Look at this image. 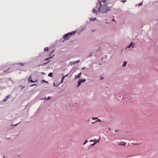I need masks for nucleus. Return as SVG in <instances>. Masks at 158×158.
I'll list each match as a JSON object with an SVG mask.
<instances>
[{
  "label": "nucleus",
  "mask_w": 158,
  "mask_h": 158,
  "mask_svg": "<svg viewBox=\"0 0 158 158\" xmlns=\"http://www.w3.org/2000/svg\"><path fill=\"white\" fill-rule=\"evenodd\" d=\"M106 0H98V2L96 5V9H94L93 10L94 13L101 12L104 13L109 10V7L107 6V2Z\"/></svg>",
  "instance_id": "1"
},
{
  "label": "nucleus",
  "mask_w": 158,
  "mask_h": 158,
  "mask_svg": "<svg viewBox=\"0 0 158 158\" xmlns=\"http://www.w3.org/2000/svg\"><path fill=\"white\" fill-rule=\"evenodd\" d=\"M75 31L69 32L68 34H64V38L65 40H68L69 39V36L72 35L74 34L75 33Z\"/></svg>",
  "instance_id": "2"
},
{
  "label": "nucleus",
  "mask_w": 158,
  "mask_h": 158,
  "mask_svg": "<svg viewBox=\"0 0 158 158\" xmlns=\"http://www.w3.org/2000/svg\"><path fill=\"white\" fill-rule=\"evenodd\" d=\"M85 81V80L84 79L83 80H79L78 81L77 87H78L81 84V83L84 82Z\"/></svg>",
  "instance_id": "3"
},
{
  "label": "nucleus",
  "mask_w": 158,
  "mask_h": 158,
  "mask_svg": "<svg viewBox=\"0 0 158 158\" xmlns=\"http://www.w3.org/2000/svg\"><path fill=\"white\" fill-rule=\"evenodd\" d=\"M32 76H30L29 77V78H28V81H30L31 83L35 82L37 81V80H36L35 81H33L32 80Z\"/></svg>",
  "instance_id": "4"
},
{
  "label": "nucleus",
  "mask_w": 158,
  "mask_h": 158,
  "mask_svg": "<svg viewBox=\"0 0 158 158\" xmlns=\"http://www.w3.org/2000/svg\"><path fill=\"white\" fill-rule=\"evenodd\" d=\"M118 144L121 145H125L126 143L123 141H121L118 143Z\"/></svg>",
  "instance_id": "5"
},
{
  "label": "nucleus",
  "mask_w": 158,
  "mask_h": 158,
  "mask_svg": "<svg viewBox=\"0 0 158 158\" xmlns=\"http://www.w3.org/2000/svg\"><path fill=\"white\" fill-rule=\"evenodd\" d=\"M81 73H78L77 75H75V78H79L81 75Z\"/></svg>",
  "instance_id": "6"
},
{
  "label": "nucleus",
  "mask_w": 158,
  "mask_h": 158,
  "mask_svg": "<svg viewBox=\"0 0 158 158\" xmlns=\"http://www.w3.org/2000/svg\"><path fill=\"white\" fill-rule=\"evenodd\" d=\"M134 45V44L133 43H131L130 45L128 46L127 47L129 48L131 47H133V46Z\"/></svg>",
  "instance_id": "7"
},
{
  "label": "nucleus",
  "mask_w": 158,
  "mask_h": 158,
  "mask_svg": "<svg viewBox=\"0 0 158 158\" xmlns=\"http://www.w3.org/2000/svg\"><path fill=\"white\" fill-rule=\"evenodd\" d=\"M68 74L66 75L65 76H64L61 79V82H62L64 80V77H66V76H67V75H68Z\"/></svg>",
  "instance_id": "8"
},
{
  "label": "nucleus",
  "mask_w": 158,
  "mask_h": 158,
  "mask_svg": "<svg viewBox=\"0 0 158 158\" xmlns=\"http://www.w3.org/2000/svg\"><path fill=\"white\" fill-rule=\"evenodd\" d=\"M127 61H124L123 63V67H125L126 66V65L127 64Z\"/></svg>",
  "instance_id": "9"
},
{
  "label": "nucleus",
  "mask_w": 158,
  "mask_h": 158,
  "mask_svg": "<svg viewBox=\"0 0 158 158\" xmlns=\"http://www.w3.org/2000/svg\"><path fill=\"white\" fill-rule=\"evenodd\" d=\"M48 50H49V48L48 47H46L44 49V51L45 52L48 51Z\"/></svg>",
  "instance_id": "10"
},
{
  "label": "nucleus",
  "mask_w": 158,
  "mask_h": 158,
  "mask_svg": "<svg viewBox=\"0 0 158 158\" xmlns=\"http://www.w3.org/2000/svg\"><path fill=\"white\" fill-rule=\"evenodd\" d=\"M48 76L50 77H52V73H49L48 75Z\"/></svg>",
  "instance_id": "11"
},
{
  "label": "nucleus",
  "mask_w": 158,
  "mask_h": 158,
  "mask_svg": "<svg viewBox=\"0 0 158 158\" xmlns=\"http://www.w3.org/2000/svg\"><path fill=\"white\" fill-rule=\"evenodd\" d=\"M96 19V18H90V19L91 21H94Z\"/></svg>",
  "instance_id": "12"
},
{
  "label": "nucleus",
  "mask_w": 158,
  "mask_h": 158,
  "mask_svg": "<svg viewBox=\"0 0 158 158\" xmlns=\"http://www.w3.org/2000/svg\"><path fill=\"white\" fill-rule=\"evenodd\" d=\"M52 57L53 56H51V57H49V58H46L45 59V60H48L49 59H50V58H52Z\"/></svg>",
  "instance_id": "13"
},
{
  "label": "nucleus",
  "mask_w": 158,
  "mask_h": 158,
  "mask_svg": "<svg viewBox=\"0 0 158 158\" xmlns=\"http://www.w3.org/2000/svg\"><path fill=\"white\" fill-rule=\"evenodd\" d=\"M80 60H77L76 61H75L74 62V63H79V62H80Z\"/></svg>",
  "instance_id": "14"
},
{
  "label": "nucleus",
  "mask_w": 158,
  "mask_h": 158,
  "mask_svg": "<svg viewBox=\"0 0 158 158\" xmlns=\"http://www.w3.org/2000/svg\"><path fill=\"white\" fill-rule=\"evenodd\" d=\"M41 81H43L44 82H45L46 83H48V81H46L45 80H42Z\"/></svg>",
  "instance_id": "15"
},
{
  "label": "nucleus",
  "mask_w": 158,
  "mask_h": 158,
  "mask_svg": "<svg viewBox=\"0 0 158 158\" xmlns=\"http://www.w3.org/2000/svg\"><path fill=\"white\" fill-rule=\"evenodd\" d=\"M8 97H6L4 99L3 101H4L6 102V101L7 100H8Z\"/></svg>",
  "instance_id": "16"
},
{
  "label": "nucleus",
  "mask_w": 158,
  "mask_h": 158,
  "mask_svg": "<svg viewBox=\"0 0 158 158\" xmlns=\"http://www.w3.org/2000/svg\"><path fill=\"white\" fill-rule=\"evenodd\" d=\"M96 139H94L92 140H91L90 141H91V142H96Z\"/></svg>",
  "instance_id": "17"
},
{
  "label": "nucleus",
  "mask_w": 158,
  "mask_h": 158,
  "mask_svg": "<svg viewBox=\"0 0 158 158\" xmlns=\"http://www.w3.org/2000/svg\"><path fill=\"white\" fill-rule=\"evenodd\" d=\"M138 5L139 6H141L142 5V2H141V3H139Z\"/></svg>",
  "instance_id": "18"
},
{
  "label": "nucleus",
  "mask_w": 158,
  "mask_h": 158,
  "mask_svg": "<svg viewBox=\"0 0 158 158\" xmlns=\"http://www.w3.org/2000/svg\"><path fill=\"white\" fill-rule=\"evenodd\" d=\"M54 50H53L52 52H50L49 54V56H50L52 53L54 51Z\"/></svg>",
  "instance_id": "19"
},
{
  "label": "nucleus",
  "mask_w": 158,
  "mask_h": 158,
  "mask_svg": "<svg viewBox=\"0 0 158 158\" xmlns=\"http://www.w3.org/2000/svg\"><path fill=\"white\" fill-rule=\"evenodd\" d=\"M50 98H51V97H50V96L48 97V98H47V100H49Z\"/></svg>",
  "instance_id": "20"
},
{
  "label": "nucleus",
  "mask_w": 158,
  "mask_h": 158,
  "mask_svg": "<svg viewBox=\"0 0 158 158\" xmlns=\"http://www.w3.org/2000/svg\"><path fill=\"white\" fill-rule=\"evenodd\" d=\"M99 139H97V140H96V142H96V143H98V142H99Z\"/></svg>",
  "instance_id": "21"
},
{
  "label": "nucleus",
  "mask_w": 158,
  "mask_h": 158,
  "mask_svg": "<svg viewBox=\"0 0 158 158\" xmlns=\"http://www.w3.org/2000/svg\"><path fill=\"white\" fill-rule=\"evenodd\" d=\"M96 142H95V143H93V144H91V145H92V146H94V145L96 144Z\"/></svg>",
  "instance_id": "22"
},
{
  "label": "nucleus",
  "mask_w": 158,
  "mask_h": 158,
  "mask_svg": "<svg viewBox=\"0 0 158 158\" xmlns=\"http://www.w3.org/2000/svg\"><path fill=\"white\" fill-rule=\"evenodd\" d=\"M34 85H36V84H34L32 85H31L30 86L31 87H32V86H33Z\"/></svg>",
  "instance_id": "23"
},
{
  "label": "nucleus",
  "mask_w": 158,
  "mask_h": 158,
  "mask_svg": "<svg viewBox=\"0 0 158 158\" xmlns=\"http://www.w3.org/2000/svg\"><path fill=\"white\" fill-rule=\"evenodd\" d=\"M20 64L21 65V66H23V65H24V64H23V63H20Z\"/></svg>",
  "instance_id": "24"
},
{
  "label": "nucleus",
  "mask_w": 158,
  "mask_h": 158,
  "mask_svg": "<svg viewBox=\"0 0 158 158\" xmlns=\"http://www.w3.org/2000/svg\"><path fill=\"white\" fill-rule=\"evenodd\" d=\"M92 119L93 120H94V119H98V118H92Z\"/></svg>",
  "instance_id": "25"
},
{
  "label": "nucleus",
  "mask_w": 158,
  "mask_h": 158,
  "mask_svg": "<svg viewBox=\"0 0 158 158\" xmlns=\"http://www.w3.org/2000/svg\"><path fill=\"white\" fill-rule=\"evenodd\" d=\"M87 141H87V140H86V142L84 143V145L85 144V143L87 142Z\"/></svg>",
  "instance_id": "26"
},
{
  "label": "nucleus",
  "mask_w": 158,
  "mask_h": 158,
  "mask_svg": "<svg viewBox=\"0 0 158 158\" xmlns=\"http://www.w3.org/2000/svg\"><path fill=\"white\" fill-rule=\"evenodd\" d=\"M10 96V95H8L6 97H8V98H9Z\"/></svg>",
  "instance_id": "27"
},
{
  "label": "nucleus",
  "mask_w": 158,
  "mask_h": 158,
  "mask_svg": "<svg viewBox=\"0 0 158 158\" xmlns=\"http://www.w3.org/2000/svg\"><path fill=\"white\" fill-rule=\"evenodd\" d=\"M46 99V98L45 97V98H43V99H41L42 100H43V99Z\"/></svg>",
  "instance_id": "28"
},
{
  "label": "nucleus",
  "mask_w": 158,
  "mask_h": 158,
  "mask_svg": "<svg viewBox=\"0 0 158 158\" xmlns=\"http://www.w3.org/2000/svg\"><path fill=\"white\" fill-rule=\"evenodd\" d=\"M42 74H43V75H44V74H45V73H44V72H43V73H42Z\"/></svg>",
  "instance_id": "29"
},
{
  "label": "nucleus",
  "mask_w": 158,
  "mask_h": 158,
  "mask_svg": "<svg viewBox=\"0 0 158 158\" xmlns=\"http://www.w3.org/2000/svg\"><path fill=\"white\" fill-rule=\"evenodd\" d=\"M102 79H103V78H102V77H101L100 78V80H102Z\"/></svg>",
  "instance_id": "30"
},
{
  "label": "nucleus",
  "mask_w": 158,
  "mask_h": 158,
  "mask_svg": "<svg viewBox=\"0 0 158 158\" xmlns=\"http://www.w3.org/2000/svg\"><path fill=\"white\" fill-rule=\"evenodd\" d=\"M98 121H99V122H101V120H98Z\"/></svg>",
  "instance_id": "31"
},
{
  "label": "nucleus",
  "mask_w": 158,
  "mask_h": 158,
  "mask_svg": "<svg viewBox=\"0 0 158 158\" xmlns=\"http://www.w3.org/2000/svg\"><path fill=\"white\" fill-rule=\"evenodd\" d=\"M115 21L114 19H112V21Z\"/></svg>",
  "instance_id": "32"
},
{
  "label": "nucleus",
  "mask_w": 158,
  "mask_h": 158,
  "mask_svg": "<svg viewBox=\"0 0 158 158\" xmlns=\"http://www.w3.org/2000/svg\"><path fill=\"white\" fill-rule=\"evenodd\" d=\"M92 56V55L91 54H90V55L89 56Z\"/></svg>",
  "instance_id": "33"
},
{
  "label": "nucleus",
  "mask_w": 158,
  "mask_h": 158,
  "mask_svg": "<svg viewBox=\"0 0 158 158\" xmlns=\"http://www.w3.org/2000/svg\"><path fill=\"white\" fill-rule=\"evenodd\" d=\"M15 124V125H15V126H16V125L17 124Z\"/></svg>",
  "instance_id": "34"
},
{
  "label": "nucleus",
  "mask_w": 158,
  "mask_h": 158,
  "mask_svg": "<svg viewBox=\"0 0 158 158\" xmlns=\"http://www.w3.org/2000/svg\"><path fill=\"white\" fill-rule=\"evenodd\" d=\"M53 85H54L55 86V83H54L53 84Z\"/></svg>",
  "instance_id": "35"
},
{
  "label": "nucleus",
  "mask_w": 158,
  "mask_h": 158,
  "mask_svg": "<svg viewBox=\"0 0 158 158\" xmlns=\"http://www.w3.org/2000/svg\"><path fill=\"white\" fill-rule=\"evenodd\" d=\"M125 1H126V0H125V1H123V2H125Z\"/></svg>",
  "instance_id": "36"
},
{
  "label": "nucleus",
  "mask_w": 158,
  "mask_h": 158,
  "mask_svg": "<svg viewBox=\"0 0 158 158\" xmlns=\"http://www.w3.org/2000/svg\"><path fill=\"white\" fill-rule=\"evenodd\" d=\"M125 1H126V0H125V1H123V2H125Z\"/></svg>",
  "instance_id": "37"
}]
</instances>
